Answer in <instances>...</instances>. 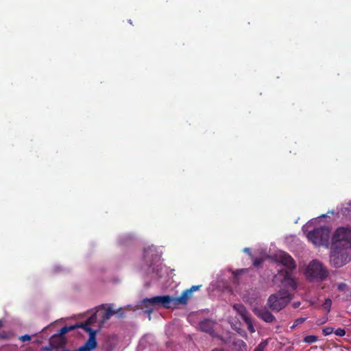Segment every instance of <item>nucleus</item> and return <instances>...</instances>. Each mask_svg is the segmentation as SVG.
Returning a JSON list of instances; mask_svg holds the SVG:
<instances>
[{"instance_id":"obj_1","label":"nucleus","mask_w":351,"mask_h":351,"mask_svg":"<svg viewBox=\"0 0 351 351\" xmlns=\"http://www.w3.org/2000/svg\"><path fill=\"white\" fill-rule=\"evenodd\" d=\"M351 261V228H337L331 236L330 262L336 267H341Z\"/></svg>"},{"instance_id":"obj_2","label":"nucleus","mask_w":351,"mask_h":351,"mask_svg":"<svg viewBox=\"0 0 351 351\" xmlns=\"http://www.w3.org/2000/svg\"><path fill=\"white\" fill-rule=\"evenodd\" d=\"M161 306L165 308H175L173 306V297L170 295H158L151 298H144L141 302V308L149 315L154 311V307ZM151 319V317H149Z\"/></svg>"},{"instance_id":"obj_3","label":"nucleus","mask_w":351,"mask_h":351,"mask_svg":"<svg viewBox=\"0 0 351 351\" xmlns=\"http://www.w3.org/2000/svg\"><path fill=\"white\" fill-rule=\"evenodd\" d=\"M330 229L328 227L322 226L310 231L306 236L308 241L315 245H323L328 247L330 245Z\"/></svg>"},{"instance_id":"obj_4","label":"nucleus","mask_w":351,"mask_h":351,"mask_svg":"<svg viewBox=\"0 0 351 351\" xmlns=\"http://www.w3.org/2000/svg\"><path fill=\"white\" fill-rule=\"evenodd\" d=\"M291 300L289 293L287 291L281 290L269 297L267 306L273 311L278 312L283 309Z\"/></svg>"},{"instance_id":"obj_5","label":"nucleus","mask_w":351,"mask_h":351,"mask_svg":"<svg viewBox=\"0 0 351 351\" xmlns=\"http://www.w3.org/2000/svg\"><path fill=\"white\" fill-rule=\"evenodd\" d=\"M328 275V270L317 260L312 261L306 270V276L310 280H324Z\"/></svg>"},{"instance_id":"obj_6","label":"nucleus","mask_w":351,"mask_h":351,"mask_svg":"<svg viewBox=\"0 0 351 351\" xmlns=\"http://www.w3.org/2000/svg\"><path fill=\"white\" fill-rule=\"evenodd\" d=\"M202 285H193L191 288L184 291L181 295L177 298H173V306L176 307L179 304L186 305L188 301L192 297L193 291H198Z\"/></svg>"},{"instance_id":"obj_7","label":"nucleus","mask_w":351,"mask_h":351,"mask_svg":"<svg viewBox=\"0 0 351 351\" xmlns=\"http://www.w3.org/2000/svg\"><path fill=\"white\" fill-rule=\"evenodd\" d=\"M277 261L285 266L289 270L294 269L296 267L293 258L285 252H282L277 256Z\"/></svg>"},{"instance_id":"obj_8","label":"nucleus","mask_w":351,"mask_h":351,"mask_svg":"<svg viewBox=\"0 0 351 351\" xmlns=\"http://www.w3.org/2000/svg\"><path fill=\"white\" fill-rule=\"evenodd\" d=\"M253 311L257 317L263 320L265 322L272 323L276 320L274 315H273L272 313L269 312L266 308H256Z\"/></svg>"},{"instance_id":"obj_9","label":"nucleus","mask_w":351,"mask_h":351,"mask_svg":"<svg viewBox=\"0 0 351 351\" xmlns=\"http://www.w3.org/2000/svg\"><path fill=\"white\" fill-rule=\"evenodd\" d=\"M97 339L94 338V335L92 334L90 337L86 340L84 344L80 346L78 349L76 350H67L64 349L62 351H93L97 347Z\"/></svg>"},{"instance_id":"obj_10","label":"nucleus","mask_w":351,"mask_h":351,"mask_svg":"<svg viewBox=\"0 0 351 351\" xmlns=\"http://www.w3.org/2000/svg\"><path fill=\"white\" fill-rule=\"evenodd\" d=\"M215 322L210 319H205L201 321L199 324V327L201 331L211 334L214 332V326Z\"/></svg>"},{"instance_id":"obj_11","label":"nucleus","mask_w":351,"mask_h":351,"mask_svg":"<svg viewBox=\"0 0 351 351\" xmlns=\"http://www.w3.org/2000/svg\"><path fill=\"white\" fill-rule=\"evenodd\" d=\"M282 283L288 287H290L291 289L295 290L297 289V282L295 280L291 277V274L290 271H286L285 274L282 280Z\"/></svg>"},{"instance_id":"obj_12","label":"nucleus","mask_w":351,"mask_h":351,"mask_svg":"<svg viewBox=\"0 0 351 351\" xmlns=\"http://www.w3.org/2000/svg\"><path fill=\"white\" fill-rule=\"evenodd\" d=\"M86 324H76L75 325H71L67 326L68 332L71 331L75 328H81L84 330L86 332H88L89 337L91 336L92 334L94 335V338L96 339L97 330L92 329L90 327H88Z\"/></svg>"},{"instance_id":"obj_13","label":"nucleus","mask_w":351,"mask_h":351,"mask_svg":"<svg viewBox=\"0 0 351 351\" xmlns=\"http://www.w3.org/2000/svg\"><path fill=\"white\" fill-rule=\"evenodd\" d=\"M49 343L56 349L65 345V337H60L56 334L52 335L49 339Z\"/></svg>"},{"instance_id":"obj_14","label":"nucleus","mask_w":351,"mask_h":351,"mask_svg":"<svg viewBox=\"0 0 351 351\" xmlns=\"http://www.w3.org/2000/svg\"><path fill=\"white\" fill-rule=\"evenodd\" d=\"M116 313V311L113 310L111 306H108L107 308L105 309L104 311L99 312L98 315L101 319V322H105Z\"/></svg>"},{"instance_id":"obj_15","label":"nucleus","mask_w":351,"mask_h":351,"mask_svg":"<svg viewBox=\"0 0 351 351\" xmlns=\"http://www.w3.org/2000/svg\"><path fill=\"white\" fill-rule=\"evenodd\" d=\"M233 309L241 316L243 320L250 317V313L244 305L241 304H235L233 305Z\"/></svg>"},{"instance_id":"obj_16","label":"nucleus","mask_w":351,"mask_h":351,"mask_svg":"<svg viewBox=\"0 0 351 351\" xmlns=\"http://www.w3.org/2000/svg\"><path fill=\"white\" fill-rule=\"evenodd\" d=\"M234 351H246V344L242 340H237L233 343Z\"/></svg>"},{"instance_id":"obj_17","label":"nucleus","mask_w":351,"mask_h":351,"mask_svg":"<svg viewBox=\"0 0 351 351\" xmlns=\"http://www.w3.org/2000/svg\"><path fill=\"white\" fill-rule=\"evenodd\" d=\"M99 312V311H97V313L93 314L90 317L88 318V319L86 322H82V324H87L86 326L88 327H90V324H92L96 322L97 317V316H99L98 315Z\"/></svg>"},{"instance_id":"obj_18","label":"nucleus","mask_w":351,"mask_h":351,"mask_svg":"<svg viewBox=\"0 0 351 351\" xmlns=\"http://www.w3.org/2000/svg\"><path fill=\"white\" fill-rule=\"evenodd\" d=\"M243 321L246 324L248 330L251 333L254 332H255V329L254 328L253 323H252V319H251L250 316L248 317L247 318L243 319Z\"/></svg>"},{"instance_id":"obj_19","label":"nucleus","mask_w":351,"mask_h":351,"mask_svg":"<svg viewBox=\"0 0 351 351\" xmlns=\"http://www.w3.org/2000/svg\"><path fill=\"white\" fill-rule=\"evenodd\" d=\"M317 340H318V337L317 336L314 335H311L306 336L304 338L303 341L306 343H313L316 342Z\"/></svg>"},{"instance_id":"obj_20","label":"nucleus","mask_w":351,"mask_h":351,"mask_svg":"<svg viewBox=\"0 0 351 351\" xmlns=\"http://www.w3.org/2000/svg\"><path fill=\"white\" fill-rule=\"evenodd\" d=\"M348 207L342 208L341 209V214L343 216H350L351 215V201L348 204Z\"/></svg>"},{"instance_id":"obj_21","label":"nucleus","mask_w":351,"mask_h":351,"mask_svg":"<svg viewBox=\"0 0 351 351\" xmlns=\"http://www.w3.org/2000/svg\"><path fill=\"white\" fill-rule=\"evenodd\" d=\"M307 319L306 317H300L294 321L293 324L291 326V329L295 328L298 325L304 323Z\"/></svg>"},{"instance_id":"obj_22","label":"nucleus","mask_w":351,"mask_h":351,"mask_svg":"<svg viewBox=\"0 0 351 351\" xmlns=\"http://www.w3.org/2000/svg\"><path fill=\"white\" fill-rule=\"evenodd\" d=\"M267 346V341H263L261 342L258 346L254 349V351H265V348Z\"/></svg>"},{"instance_id":"obj_23","label":"nucleus","mask_w":351,"mask_h":351,"mask_svg":"<svg viewBox=\"0 0 351 351\" xmlns=\"http://www.w3.org/2000/svg\"><path fill=\"white\" fill-rule=\"evenodd\" d=\"M334 332V328L332 327H325L322 329V332L324 336L329 335Z\"/></svg>"},{"instance_id":"obj_24","label":"nucleus","mask_w":351,"mask_h":351,"mask_svg":"<svg viewBox=\"0 0 351 351\" xmlns=\"http://www.w3.org/2000/svg\"><path fill=\"white\" fill-rule=\"evenodd\" d=\"M335 334L339 337H343L346 335V330L343 328H339L334 331Z\"/></svg>"},{"instance_id":"obj_25","label":"nucleus","mask_w":351,"mask_h":351,"mask_svg":"<svg viewBox=\"0 0 351 351\" xmlns=\"http://www.w3.org/2000/svg\"><path fill=\"white\" fill-rule=\"evenodd\" d=\"M331 305H332V300L329 298L326 299L324 304V306L325 308H326L328 310V311H330Z\"/></svg>"},{"instance_id":"obj_26","label":"nucleus","mask_w":351,"mask_h":351,"mask_svg":"<svg viewBox=\"0 0 351 351\" xmlns=\"http://www.w3.org/2000/svg\"><path fill=\"white\" fill-rule=\"evenodd\" d=\"M68 332L67 326H65L62 327L59 332L57 334L58 335H60V337H64V335Z\"/></svg>"},{"instance_id":"obj_27","label":"nucleus","mask_w":351,"mask_h":351,"mask_svg":"<svg viewBox=\"0 0 351 351\" xmlns=\"http://www.w3.org/2000/svg\"><path fill=\"white\" fill-rule=\"evenodd\" d=\"M53 349H56L53 345L49 343V345L47 346H43L40 348L41 351H52Z\"/></svg>"},{"instance_id":"obj_28","label":"nucleus","mask_w":351,"mask_h":351,"mask_svg":"<svg viewBox=\"0 0 351 351\" xmlns=\"http://www.w3.org/2000/svg\"><path fill=\"white\" fill-rule=\"evenodd\" d=\"M10 337L9 332L6 331L0 332V339H7Z\"/></svg>"},{"instance_id":"obj_29","label":"nucleus","mask_w":351,"mask_h":351,"mask_svg":"<svg viewBox=\"0 0 351 351\" xmlns=\"http://www.w3.org/2000/svg\"><path fill=\"white\" fill-rule=\"evenodd\" d=\"M263 262V260L262 258H255L253 261V265L255 267H258L261 265Z\"/></svg>"},{"instance_id":"obj_30","label":"nucleus","mask_w":351,"mask_h":351,"mask_svg":"<svg viewBox=\"0 0 351 351\" xmlns=\"http://www.w3.org/2000/svg\"><path fill=\"white\" fill-rule=\"evenodd\" d=\"M346 287H347V285H346V283L342 282V283H339V284L338 285V286H337V289H338V290H339V291H344V290H345V289L346 288Z\"/></svg>"},{"instance_id":"obj_31","label":"nucleus","mask_w":351,"mask_h":351,"mask_svg":"<svg viewBox=\"0 0 351 351\" xmlns=\"http://www.w3.org/2000/svg\"><path fill=\"white\" fill-rule=\"evenodd\" d=\"M20 339H21L22 341H30V340H31V336H29V335H22V336L20 337Z\"/></svg>"},{"instance_id":"obj_32","label":"nucleus","mask_w":351,"mask_h":351,"mask_svg":"<svg viewBox=\"0 0 351 351\" xmlns=\"http://www.w3.org/2000/svg\"><path fill=\"white\" fill-rule=\"evenodd\" d=\"M300 302H295L293 304V307L294 308H298L300 306Z\"/></svg>"},{"instance_id":"obj_33","label":"nucleus","mask_w":351,"mask_h":351,"mask_svg":"<svg viewBox=\"0 0 351 351\" xmlns=\"http://www.w3.org/2000/svg\"><path fill=\"white\" fill-rule=\"evenodd\" d=\"M243 252L247 253L248 254H250L251 256L250 249V248H247V247L244 248L243 249Z\"/></svg>"},{"instance_id":"obj_34","label":"nucleus","mask_w":351,"mask_h":351,"mask_svg":"<svg viewBox=\"0 0 351 351\" xmlns=\"http://www.w3.org/2000/svg\"><path fill=\"white\" fill-rule=\"evenodd\" d=\"M148 252H148V250H144L143 256H144V258H146L147 257V256H148Z\"/></svg>"},{"instance_id":"obj_35","label":"nucleus","mask_w":351,"mask_h":351,"mask_svg":"<svg viewBox=\"0 0 351 351\" xmlns=\"http://www.w3.org/2000/svg\"><path fill=\"white\" fill-rule=\"evenodd\" d=\"M3 326V322L0 319V328Z\"/></svg>"},{"instance_id":"obj_36","label":"nucleus","mask_w":351,"mask_h":351,"mask_svg":"<svg viewBox=\"0 0 351 351\" xmlns=\"http://www.w3.org/2000/svg\"><path fill=\"white\" fill-rule=\"evenodd\" d=\"M213 351H224L223 350L215 349Z\"/></svg>"},{"instance_id":"obj_37","label":"nucleus","mask_w":351,"mask_h":351,"mask_svg":"<svg viewBox=\"0 0 351 351\" xmlns=\"http://www.w3.org/2000/svg\"><path fill=\"white\" fill-rule=\"evenodd\" d=\"M326 320H324V321H323V322H322V324L325 323V322H326Z\"/></svg>"}]
</instances>
